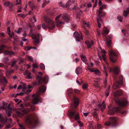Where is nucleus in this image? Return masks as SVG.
<instances>
[{
    "label": "nucleus",
    "mask_w": 129,
    "mask_h": 129,
    "mask_svg": "<svg viewBox=\"0 0 129 129\" xmlns=\"http://www.w3.org/2000/svg\"><path fill=\"white\" fill-rule=\"evenodd\" d=\"M109 58L110 60L113 62L116 61L117 59V55L114 51L112 50L110 52Z\"/></svg>",
    "instance_id": "nucleus-9"
},
{
    "label": "nucleus",
    "mask_w": 129,
    "mask_h": 129,
    "mask_svg": "<svg viewBox=\"0 0 129 129\" xmlns=\"http://www.w3.org/2000/svg\"><path fill=\"white\" fill-rule=\"evenodd\" d=\"M118 119V118L117 117H110V120L106 122L105 123V125L107 126L111 125L112 127H114L116 125V123Z\"/></svg>",
    "instance_id": "nucleus-5"
},
{
    "label": "nucleus",
    "mask_w": 129,
    "mask_h": 129,
    "mask_svg": "<svg viewBox=\"0 0 129 129\" xmlns=\"http://www.w3.org/2000/svg\"><path fill=\"white\" fill-rule=\"evenodd\" d=\"M80 118V117L79 116V114L78 113H77L75 115L74 119L75 120H79Z\"/></svg>",
    "instance_id": "nucleus-35"
},
{
    "label": "nucleus",
    "mask_w": 129,
    "mask_h": 129,
    "mask_svg": "<svg viewBox=\"0 0 129 129\" xmlns=\"http://www.w3.org/2000/svg\"><path fill=\"white\" fill-rule=\"evenodd\" d=\"M43 3L42 5V7L43 8H44L46 5L47 4V3H46V0H44L43 1Z\"/></svg>",
    "instance_id": "nucleus-45"
},
{
    "label": "nucleus",
    "mask_w": 129,
    "mask_h": 129,
    "mask_svg": "<svg viewBox=\"0 0 129 129\" xmlns=\"http://www.w3.org/2000/svg\"><path fill=\"white\" fill-rule=\"evenodd\" d=\"M88 86V85L87 84H84L82 86V88L84 90L86 89Z\"/></svg>",
    "instance_id": "nucleus-39"
},
{
    "label": "nucleus",
    "mask_w": 129,
    "mask_h": 129,
    "mask_svg": "<svg viewBox=\"0 0 129 129\" xmlns=\"http://www.w3.org/2000/svg\"><path fill=\"white\" fill-rule=\"evenodd\" d=\"M73 99L74 101L71 104V106L73 109L71 110L69 114V116L70 118L73 117L74 115L76 112V110L77 109V106L79 105V100L76 97L74 96L73 97Z\"/></svg>",
    "instance_id": "nucleus-4"
},
{
    "label": "nucleus",
    "mask_w": 129,
    "mask_h": 129,
    "mask_svg": "<svg viewBox=\"0 0 129 129\" xmlns=\"http://www.w3.org/2000/svg\"><path fill=\"white\" fill-rule=\"evenodd\" d=\"M30 108L32 110L34 111L35 110V107L34 105L31 106L30 107Z\"/></svg>",
    "instance_id": "nucleus-60"
},
{
    "label": "nucleus",
    "mask_w": 129,
    "mask_h": 129,
    "mask_svg": "<svg viewBox=\"0 0 129 129\" xmlns=\"http://www.w3.org/2000/svg\"><path fill=\"white\" fill-rule=\"evenodd\" d=\"M85 44H86L87 48H89L93 45L94 42L92 41L90 42L88 41H86L85 42Z\"/></svg>",
    "instance_id": "nucleus-16"
},
{
    "label": "nucleus",
    "mask_w": 129,
    "mask_h": 129,
    "mask_svg": "<svg viewBox=\"0 0 129 129\" xmlns=\"http://www.w3.org/2000/svg\"><path fill=\"white\" fill-rule=\"evenodd\" d=\"M23 85L22 86V85H19L17 88L18 89H19L22 88V90H24L26 88L25 86V85L24 84H23Z\"/></svg>",
    "instance_id": "nucleus-28"
},
{
    "label": "nucleus",
    "mask_w": 129,
    "mask_h": 129,
    "mask_svg": "<svg viewBox=\"0 0 129 129\" xmlns=\"http://www.w3.org/2000/svg\"><path fill=\"white\" fill-rule=\"evenodd\" d=\"M42 27L44 29H46L48 27L47 25L46 26L44 23L42 24Z\"/></svg>",
    "instance_id": "nucleus-42"
},
{
    "label": "nucleus",
    "mask_w": 129,
    "mask_h": 129,
    "mask_svg": "<svg viewBox=\"0 0 129 129\" xmlns=\"http://www.w3.org/2000/svg\"><path fill=\"white\" fill-rule=\"evenodd\" d=\"M14 72V70L13 69L7 70L6 72V74L7 76L10 75L11 73H13Z\"/></svg>",
    "instance_id": "nucleus-25"
},
{
    "label": "nucleus",
    "mask_w": 129,
    "mask_h": 129,
    "mask_svg": "<svg viewBox=\"0 0 129 129\" xmlns=\"http://www.w3.org/2000/svg\"><path fill=\"white\" fill-rule=\"evenodd\" d=\"M13 53L14 52L12 51H6L3 53V54L5 55L8 54H13Z\"/></svg>",
    "instance_id": "nucleus-30"
},
{
    "label": "nucleus",
    "mask_w": 129,
    "mask_h": 129,
    "mask_svg": "<svg viewBox=\"0 0 129 129\" xmlns=\"http://www.w3.org/2000/svg\"><path fill=\"white\" fill-rule=\"evenodd\" d=\"M74 35L76 38V41L79 42L80 40V38L79 33L78 32H75Z\"/></svg>",
    "instance_id": "nucleus-23"
},
{
    "label": "nucleus",
    "mask_w": 129,
    "mask_h": 129,
    "mask_svg": "<svg viewBox=\"0 0 129 129\" xmlns=\"http://www.w3.org/2000/svg\"><path fill=\"white\" fill-rule=\"evenodd\" d=\"M71 0H69L66 4V7L67 8H68L70 10H75L76 7V6L75 5L74 7H73L71 6V4H73L74 2V1H71Z\"/></svg>",
    "instance_id": "nucleus-13"
},
{
    "label": "nucleus",
    "mask_w": 129,
    "mask_h": 129,
    "mask_svg": "<svg viewBox=\"0 0 129 129\" xmlns=\"http://www.w3.org/2000/svg\"><path fill=\"white\" fill-rule=\"evenodd\" d=\"M0 82L1 83L4 85L7 83L6 78L4 76L2 77L0 79Z\"/></svg>",
    "instance_id": "nucleus-18"
},
{
    "label": "nucleus",
    "mask_w": 129,
    "mask_h": 129,
    "mask_svg": "<svg viewBox=\"0 0 129 129\" xmlns=\"http://www.w3.org/2000/svg\"><path fill=\"white\" fill-rule=\"evenodd\" d=\"M93 125L92 124H90L88 127V129H93Z\"/></svg>",
    "instance_id": "nucleus-57"
},
{
    "label": "nucleus",
    "mask_w": 129,
    "mask_h": 129,
    "mask_svg": "<svg viewBox=\"0 0 129 129\" xmlns=\"http://www.w3.org/2000/svg\"><path fill=\"white\" fill-rule=\"evenodd\" d=\"M82 68L78 67L77 68L76 70V72L77 74H79L81 72Z\"/></svg>",
    "instance_id": "nucleus-27"
},
{
    "label": "nucleus",
    "mask_w": 129,
    "mask_h": 129,
    "mask_svg": "<svg viewBox=\"0 0 129 129\" xmlns=\"http://www.w3.org/2000/svg\"><path fill=\"white\" fill-rule=\"evenodd\" d=\"M16 113H17V115L20 117H21L23 115L22 113L20 112H19L18 111H17L16 112Z\"/></svg>",
    "instance_id": "nucleus-38"
},
{
    "label": "nucleus",
    "mask_w": 129,
    "mask_h": 129,
    "mask_svg": "<svg viewBox=\"0 0 129 129\" xmlns=\"http://www.w3.org/2000/svg\"><path fill=\"white\" fill-rule=\"evenodd\" d=\"M11 127V126L10 124H9L7 125L6 126V128L7 129L9 128H10Z\"/></svg>",
    "instance_id": "nucleus-63"
},
{
    "label": "nucleus",
    "mask_w": 129,
    "mask_h": 129,
    "mask_svg": "<svg viewBox=\"0 0 129 129\" xmlns=\"http://www.w3.org/2000/svg\"><path fill=\"white\" fill-rule=\"evenodd\" d=\"M36 80L33 83V84L34 86H38L42 83L43 82V80L42 78L38 76L36 78Z\"/></svg>",
    "instance_id": "nucleus-12"
},
{
    "label": "nucleus",
    "mask_w": 129,
    "mask_h": 129,
    "mask_svg": "<svg viewBox=\"0 0 129 129\" xmlns=\"http://www.w3.org/2000/svg\"><path fill=\"white\" fill-rule=\"evenodd\" d=\"M27 58L30 61H33V59L31 57L29 56H27Z\"/></svg>",
    "instance_id": "nucleus-50"
},
{
    "label": "nucleus",
    "mask_w": 129,
    "mask_h": 129,
    "mask_svg": "<svg viewBox=\"0 0 129 129\" xmlns=\"http://www.w3.org/2000/svg\"><path fill=\"white\" fill-rule=\"evenodd\" d=\"M81 57L82 61L85 63L86 64L87 66V67L88 66H89V63L86 62V61H87V59L86 56H84L83 55H82L81 56Z\"/></svg>",
    "instance_id": "nucleus-19"
},
{
    "label": "nucleus",
    "mask_w": 129,
    "mask_h": 129,
    "mask_svg": "<svg viewBox=\"0 0 129 129\" xmlns=\"http://www.w3.org/2000/svg\"><path fill=\"white\" fill-rule=\"evenodd\" d=\"M102 57L104 61H105L106 60V55L105 54H103L102 55Z\"/></svg>",
    "instance_id": "nucleus-59"
},
{
    "label": "nucleus",
    "mask_w": 129,
    "mask_h": 129,
    "mask_svg": "<svg viewBox=\"0 0 129 129\" xmlns=\"http://www.w3.org/2000/svg\"><path fill=\"white\" fill-rule=\"evenodd\" d=\"M92 115L95 118H97L98 116V114L96 112H93V114H92Z\"/></svg>",
    "instance_id": "nucleus-47"
},
{
    "label": "nucleus",
    "mask_w": 129,
    "mask_h": 129,
    "mask_svg": "<svg viewBox=\"0 0 129 129\" xmlns=\"http://www.w3.org/2000/svg\"><path fill=\"white\" fill-rule=\"evenodd\" d=\"M22 28L20 27L17 30H15V31L17 34H19L22 30Z\"/></svg>",
    "instance_id": "nucleus-34"
},
{
    "label": "nucleus",
    "mask_w": 129,
    "mask_h": 129,
    "mask_svg": "<svg viewBox=\"0 0 129 129\" xmlns=\"http://www.w3.org/2000/svg\"><path fill=\"white\" fill-rule=\"evenodd\" d=\"M12 109V108L10 107V104H9L8 105V107H7L6 109L8 110H10L11 111Z\"/></svg>",
    "instance_id": "nucleus-48"
},
{
    "label": "nucleus",
    "mask_w": 129,
    "mask_h": 129,
    "mask_svg": "<svg viewBox=\"0 0 129 129\" xmlns=\"http://www.w3.org/2000/svg\"><path fill=\"white\" fill-rule=\"evenodd\" d=\"M97 35L100 36L101 35L100 30V29L97 30Z\"/></svg>",
    "instance_id": "nucleus-53"
},
{
    "label": "nucleus",
    "mask_w": 129,
    "mask_h": 129,
    "mask_svg": "<svg viewBox=\"0 0 129 129\" xmlns=\"http://www.w3.org/2000/svg\"><path fill=\"white\" fill-rule=\"evenodd\" d=\"M10 3V2H5L4 4V5L5 6L7 7L9 6Z\"/></svg>",
    "instance_id": "nucleus-46"
},
{
    "label": "nucleus",
    "mask_w": 129,
    "mask_h": 129,
    "mask_svg": "<svg viewBox=\"0 0 129 129\" xmlns=\"http://www.w3.org/2000/svg\"><path fill=\"white\" fill-rule=\"evenodd\" d=\"M106 7V6L105 5H103L102 6L100 7V10H99L98 11L99 14V16H101V14L102 13V10L104 9H105Z\"/></svg>",
    "instance_id": "nucleus-20"
},
{
    "label": "nucleus",
    "mask_w": 129,
    "mask_h": 129,
    "mask_svg": "<svg viewBox=\"0 0 129 129\" xmlns=\"http://www.w3.org/2000/svg\"><path fill=\"white\" fill-rule=\"evenodd\" d=\"M99 108L101 109V110L102 112H103L104 109L106 108V106L105 105H98Z\"/></svg>",
    "instance_id": "nucleus-29"
},
{
    "label": "nucleus",
    "mask_w": 129,
    "mask_h": 129,
    "mask_svg": "<svg viewBox=\"0 0 129 129\" xmlns=\"http://www.w3.org/2000/svg\"><path fill=\"white\" fill-rule=\"evenodd\" d=\"M58 4H59V5L62 7H63V8H66V5L65 6L64 5L62 4L60 2L58 3Z\"/></svg>",
    "instance_id": "nucleus-51"
},
{
    "label": "nucleus",
    "mask_w": 129,
    "mask_h": 129,
    "mask_svg": "<svg viewBox=\"0 0 129 129\" xmlns=\"http://www.w3.org/2000/svg\"><path fill=\"white\" fill-rule=\"evenodd\" d=\"M40 67L41 70H44L45 69V66L44 64L42 63H41L40 65Z\"/></svg>",
    "instance_id": "nucleus-37"
},
{
    "label": "nucleus",
    "mask_w": 129,
    "mask_h": 129,
    "mask_svg": "<svg viewBox=\"0 0 129 129\" xmlns=\"http://www.w3.org/2000/svg\"><path fill=\"white\" fill-rule=\"evenodd\" d=\"M46 87L44 85L41 86L39 88V90L35 94H34L33 96V99L32 101L33 103L35 104H37L38 102L41 100V99L39 97L40 95L42 93L45 92L46 90Z\"/></svg>",
    "instance_id": "nucleus-2"
},
{
    "label": "nucleus",
    "mask_w": 129,
    "mask_h": 129,
    "mask_svg": "<svg viewBox=\"0 0 129 129\" xmlns=\"http://www.w3.org/2000/svg\"><path fill=\"white\" fill-rule=\"evenodd\" d=\"M48 28L49 29H52L55 27L54 21L51 19H48L46 21Z\"/></svg>",
    "instance_id": "nucleus-11"
},
{
    "label": "nucleus",
    "mask_w": 129,
    "mask_h": 129,
    "mask_svg": "<svg viewBox=\"0 0 129 129\" xmlns=\"http://www.w3.org/2000/svg\"><path fill=\"white\" fill-rule=\"evenodd\" d=\"M87 68L90 71V72H93L95 74L98 76H100L101 75V72L99 70L96 69L95 70H92L89 66H88Z\"/></svg>",
    "instance_id": "nucleus-14"
},
{
    "label": "nucleus",
    "mask_w": 129,
    "mask_h": 129,
    "mask_svg": "<svg viewBox=\"0 0 129 129\" xmlns=\"http://www.w3.org/2000/svg\"><path fill=\"white\" fill-rule=\"evenodd\" d=\"M107 44L108 47L110 46L111 44V41H108L107 42Z\"/></svg>",
    "instance_id": "nucleus-49"
},
{
    "label": "nucleus",
    "mask_w": 129,
    "mask_h": 129,
    "mask_svg": "<svg viewBox=\"0 0 129 129\" xmlns=\"http://www.w3.org/2000/svg\"><path fill=\"white\" fill-rule=\"evenodd\" d=\"M110 88L109 87L106 89V91L105 92V95H106L107 97L109 95V92L110 90Z\"/></svg>",
    "instance_id": "nucleus-32"
},
{
    "label": "nucleus",
    "mask_w": 129,
    "mask_h": 129,
    "mask_svg": "<svg viewBox=\"0 0 129 129\" xmlns=\"http://www.w3.org/2000/svg\"><path fill=\"white\" fill-rule=\"evenodd\" d=\"M36 27L37 29H39L41 28V25H37L36 26Z\"/></svg>",
    "instance_id": "nucleus-61"
},
{
    "label": "nucleus",
    "mask_w": 129,
    "mask_h": 129,
    "mask_svg": "<svg viewBox=\"0 0 129 129\" xmlns=\"http://www.w3.org/2000/svg\"><path fill=\"white\" fill-rule=\"evenodd\" d=\"M122 94V91L121 90H117L115 91L114 93V95L116 96H120Z\"/></svg>",
    "instance_id": "nucleus-22"
},
{
    "label": "nucleus",
    "mask_w": 129,
    "mask_h": 129,
    "mask_svg": "<svg viewBox=\"0 0 129 129\" xmlns=\"http://www.w3.org/2000/svg\"><path fill=\"white\" fill-rule=\"evenodd\" d=\"M43 80V82L44 81L45 84H47L48 83V77L47 76H45L44 78H42Z\"/></svg>",
    "instance_id": "nucleus-26"
},
{
    "label": "nucleus",
    "mask_w": 129,
    "mask_h": 129,
    "mask_svg": "<svg viewBox=\"0 0 129 129\" xmlns=\"http://www.w3.org/2000/svg\"><path fill=\"white\" fill-rule=\"evenodd\" d=\"M23 73L24 75H26L27 76V79H30L31 78V73L30 72L26 71L24 72Z\"/></svg>",
    "instance_id": "nucleus-21"
},
{
    "label": "nucleus",
    "mask_w": 129,
    "mask_h": 129,
    "mask_svg": "<svg viewBox=\"0 0 129 129\" xmlns=\"http://www.w3.org/2000/svg\"><path fill=\"white\" fill-rule=\"evenodd\" d=\"M9 61V59L7 58H5L4 59V62L6 63Z\"/></svg>",
    "instance_id": "nucleus-54"
},
{
    "label": "nucleus",
    "mask_w": 129,
    "mask_h": 129,
    "mask_svg": "<svg viewBox=\"0 0 129 129\" xmlns=\"http://www.w3.org/2000/svg\"><path fill=\"white\" fill-rule=\"evenodd\" d=\"M25 122L26 124L33 128L35 127L37 125V122L35 119V116L32 114L26 116Z\"/></svg>",
    "instance_id": "nucleus-3"
},
{
    "label": "nucleus",
    "mask_w": 129,
    "mask_h": 129,
    "mask_svg": "<svg viewBox=\"0 0 129 129\" xmlns=\"http://www.w3.org/2000/svg\"><path fill=\"white\" fill-rule=\"evenodd\" d=\"M16 2L15 5H17L20 4L21 3V1L20 0H16Z\"/></svg>",
    "instance_id": "nucleus-56"
},
{
    "label": "nucleus",
    "mask_w": 129,
    "mask_h": 129,
    "mask_svg": "<svg viewBox=\"0 0 129 129\" xmlns=\"http://www.w3.org/2000/svg\"><path fill=\"white\" fill-rule=\"evenodd\" d=\"M76 82L79 85H81V83L82 82V81H81V82H79L78 80H76Z\"/></svg>",
    "instance_id": "nucleus-58"
},
{
    "label": "nucleus",
    "mask_w": 129,
    "mask_h": 129,
    "mask_svg": "<svg viewBox=\"0 0 129 129\" xmlns=\"http://www.w3.org/2000/svg\"><path fill=\"white\" fill-rule=\"evenodd\" d=\"M117 19L120 22H122V21L123 17L120 16H118L117 17Z\"/></svg>",
    "instance_id": "nucleus-41"
},
{
    "label": "nucleus",
    "mask_w": 129,
    "mask_h": 129,
    "mask_svg": "<svg viewBox=\"0 0 129 129\" xmlns=\"http://www.w3.org/2000/svg\"><path fill=\"white\" fill-rule=\"evenodd\" d=\"M31 90L30 89H28L26 91L25 93H26L27 94H28V93L30 92L31 91Z\"/></svg>",
    "instance_id": "nucleus-64"
},
{
    "label": "nucleus",
    "mask_w": 129,
    "mask_h": 129,
    "mask_svg": "<svg viewBox=\"0 0 129 129\" xmlns=\"http://www.w3.org/2000/svg\"><path fill=\"white\" fill-rule=\"evenodd\" d=\"M12 112V111L8 110H6V112L7 116H10L11 115V113Z\"/></svg>",
    "instance_id": "nucleus-36"
},
{
    "label": "nucleus",
    "mask_w": 129,
    "mask_h": 129,
    "mask_svg": "<svg viewBox=\"0 0 129 129\" xmlns=\"http://www.w3.org/2000/svg\"><path fill=\"white\" fill-rule=\"evenodd\" d=\"M18 16L20 17H21L22 18H23L24 17H25V16H24V14H18Z\"/></svg>",
    "instance_id": "nucleus-62"
},
{
    "label": "nucleus",
    "mask_w": 129,
    "mask_h": 129,
    "mask_svg": "<svg viewBox=\"0 0 129 129\" xmlns=\"http://www.w3.org/2000/svg\"><path fill=\"white\" fill-rule=\"evenodd\" d=\"M127 11H124L123 13V15L125 17L127 16L128 13H129V7L127 9Z\"/></svg>",
    "instance_id": "nucleus-31"
},
{
    "label": "nucleus",
    "mask_w": 129,
    "mask_h": 129,
    "mask_svg": "<svg viewBox=\"0 0 129 129\" xmlns=\"http://www.w3.org/2000/svg\"><path fill=\"white\" fill-rule=\"evenodd\" d=\"M121 110L120 107H114L109 110L108 113L110 115H113L115 112H119Z\"/></svg>",
    "instance_id": "nucleus-10"
},
{
    "label": "nucleus",
    "mask_w": 129,
    "mask_h": 129,
    "mask_svg": "<svg viewBox=\"0 0 129 129\" xmlns=\"http://www.w3.org/2000/svg\"><path fill=\"white\" fill-rule=\"evenodd\" d=\"M33 69L38 68H39V66L38 64L36 63H34L33 65Z\"/></svg>",
    "instance_id": "nucleus-40"
},
{
    "label": "nucleus",
    "mask_w": 129,
    "mask_h": 129,
    "mask_svg": "<svg viewBox=\"0 0 129 129\" xmlns=\"http://www.w3.org/2000/svg\"><path fill=\"white\" fill-rule=\"evenodd\" d=\"M109 31V30L106 27H105L103 30L102 34L104 36H105L108 34Z\"/></svg>",
    "instance_id": "nucleus-17"
},
{
    "label": "nucleus",
    "mask_w": 129,
    "mask_h": 129,
    "mask_svg": "<svg viewBox=\"0 0 129 129\" xmlns=\"http://www.w3.org/2000/svg\"><path fill=\"white\" fill-rule=\"evenodd\" d=\"M33 29L31 30L30 31V34L32 35V39H34V43L39 44V37H40L39 34H38L36 35L35 33H33Z\"/></svg>",
    "instance_id": "nucleus-8"
},
{
    "label": "nucleus",
    "mask_w": 129,
    "mask_h": 129,
    "mask_svg": "<svg viewBox=\"0 0 129 129\" xmlns=\"http://www.w3.org/2000/svg\"><path fill=\"white\" fill-rule=\"evenodd\" d=\"M123 76H121L119 77L118 78V81H117L113 85V87L114 89L119 88V85H123Z\"/></svg>",
    "instance_id": "nucleus-7"
},
{
    "label": "nucleus",
    "mask_w": 129,
    "mask_h": 129,
    "mask_svg": "<svg viewBox=\"0 0 129 129\" xmlns=\"http://www.w3.org/2000/svg\"><path fill=\"white\" fill-rule=\"evenodd\" d=\"M73 92L72 89L71 88H69L67 91V93L70 98V96L72 95Z\"/></svg>",
    "instance_id": "nucleus-24"
},
{
    "label": "nucleus",
    "mask_w": 129,
    "mask_h": 129,
    "mask_svg": "<svg viewBox=\"0 0 129 129\" xmlns=\"http://www.w3.org/2000/svg\"><path fill=\"white\" fill-rule=\"evenodd\" d=\"M121 31L123 33V34L124 36H128V35H126V33H127V31L125 30L124 29H122L121 30Z\"/></svg>",
    "instance_id": "nucleus-44"
},
{
    "label": "nucleus",
    "mask_w": 129,
    "mask_h": 129,
    "mask_svg": "<svg viewBox=\"0 0 129 129\" xmlns=\"http://www.w3.org/2000/svg\"><path fill=\"white\" fill-rule=\"evenodd\" d=\"M115 102L119 106L121 107L126 106L128 103L126 99L124 98L122 99L121 100L117 99L115 100Z\"/></svg>",
    "instance_id": "nucleus-6"
},
{
    "label": "nucleus",
    "mask_w": 129,
    "mask_h": 129,
    "mask_svg": "<svg viewBox=\"0 0 129 129\" xmlns=\"http://www.w3.org/2000/svg\"><path fill=\"white\" fill-rule=\"evenodd\" d=\"M84 32V33L86 35H88L89 34V31L87 30H85Z\"/></svg>",
    "instance_id": "nucleus-52"
},
{
    "label": "nucleus",
    "mask_w": 129,
    "mask_h": 129,
    "mask_svg": "<svg viewBox=\"0 0 129 129\" xmlns=\"http://www.w3.org/2000/svg\"><path fill=\"white\" fill-rule=\"evenodd\" d=\"M28 3L29 6L32 9H33L35 8V7L33 3H31V2H29Z\"/></svg>",
    "instance_id": "nucleus-33"
},
{
    "label": "nucleus",
    "mask_w": 129,
    "mask_h": 129,
    "mask_svg": "<svg viewBox=\"0 0 129 129\" xmlns=\"http://www.w3.org/2000/svg\"><path fill=\"white\" fill-rule=\"evenodd\" d=\"M98 15H99V14H98ZM99 17H98L97 18V22H102V20L100 17V16H102L101 15V16H99Z\"/></svg>",
    "instance_id": "nucleus-43"
},
{
    "label": "nucleus",
    "mask_w": 129,
    "mask_h": 129,
    "mask_svg": "<svg viewBox=\"0 0 129 129\" xmlns=\"http://www.w3.org/2000/svg\"><path fill=\"white\" fill-rule=\"evenodd\" d=\"M70 19V17L67 15V13L60 14L55 19L56 26L58 27H60L61 24H64L65 23H68Z\"/></svg>",
    "instance_id": "nucleus-1"
},
{
    "label": "nucleus",
    "mask_w": 129,
    "mask_h": 129,
    "mask_svg": "<svg viewBox=\"0 0 129 129\" xmlns=\"http://www.w3.org/2000/svg\"><path fill=\"white\" fill-rule=\"evenodd\" d=\"M16 63V62L14 60L13 61L12 64L11 65V67H13V66Z\"/></svg>",
    "instance_id": "nucleus-55"
},
{
    "label": "nucleus",
    "mask_w": 129,
    "mask_h": 129,
    "mask_svg": "<svg viewBox=\"0 0 129 129\" xmlns=\"http://www.w3.org/2000/svg\"><path fill=\"white\" fill-rule=\"evenodd\" d=\"M110 72L113 71V73L115 74H117L119 73L120 69L118 67H116L114 68L113 70L111 68H110Z\"/></svg>",
    "instance_id": "nucleus-15"
}]
</instances>
